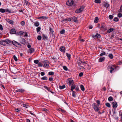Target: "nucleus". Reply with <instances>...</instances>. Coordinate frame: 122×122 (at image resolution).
Here are the masks:
<instances>
[{"instance_id": "obj_57", "label": "nucleus", "mask_w": 122, "mask_h": 122, "mask_svg": "<svg viewBox=\"0 0 122 122\" xmlns=\"http://www.w3.org/2000/svg\"><path fill=\"white\" fill-rule=\"evenodd\" d=\"M39 62V61L38 60H35L34 61V63L36 64H38Z\"/></svg>"}, {"instance_id": "obj_49", "label": "nucleus", "mask_w": 122, "mask_h": 122, "mask_svg": "<svg viewBox=\"0 0 122 122\" xmlns=\"http://www.w3.org/2000/svg\"><path fill=\"white\" fill-rule=\"evenodd\" d=\"M41 36H38L37 37V39L39 40H41Z\"/></svg>"}, {"instance_id": "obj_36", "label": "nucleus", "mask_w": 122, "mask_h": 122, "mask_svg": "<svg viewBox=\"0 0 122 122\" xmlns=\"http://www.w3.org/2000/svg\"><path fill=\"white\" fill-rule=\"evenodd\" d=\"M41 79L43 80H47V78L46 76H44L41 78Z\"/></svg>"}, {"instance_id": "obj_9", "label": "nucleus", "mask_w": 122, "mask_h": 122, "mask_svg": "<svg viewBox=\"0 0 122 122\" xmlns=\"http://www.w3.org/2000/svg\"><path fill=\"white\" fill-rule=\"evenodd\" d=\"M74 3V2L72 0H69L66 2V4L68 6H71Z\"/></svg>"}, {"instance_id": "obj_2", "label": "nucleus", "mask_w": 122, "mask_h": 122, "mask_svg": "<svg viewBox=\"0 0 122 122\" xmlns=\"http://www.w3.org/2000/svg\"><path fill=\"white\" fill-rule=\"evenodd\" d=\"M92 107L94 110L96 112L98 111L100 109V107L98 105H97L96 103H93L92 104Z\"/></svg>"}, {"instance_id": "obj_46", "label": "nucleus", "mask_w": 122, "mask_h": 122, "mask_svg": "<svg viewBox=\"0 0 122 122\" xmlns=\"http://www.w3.org/2000/svg\"><path fill=\"white\" fill-rule=\"evenodd\" d=\"M102 53H101L100 55V56H102L106 55V53L104 51H102Z\"/></svg>"}, {"instance_id": "obj_25", "label": "nucleus", "mask_w": 122, "mask_h": 122, "mask_svg": "<svg viewBox=\"0 0 122 122\" xmlns=\"http://www.w3.org/2000/svg\"><path fill=\"white\" fill-rule=\"evenodd\" d=\"M76 86L74 85H73L71 86V91H73V90L76 88Z\"/></svg>"}, {"instance_id": "obj_26", "label": "nucleus", "mask_w": 122, "mask_h": 122, "mask_svg": "<svg viewBox=\"0 0 122 122\" xmlns=\"http://www.w3.org/2000/svg\"><path fill=\"white\" fill-rule=\"evenodd\" d=\"M98 18L97 17H96L95 18L94 22L95 23H97L98 22Z\"/></svg>"}, {"instance_id": "obj_24", "label": "nucleus", "mask_w": 122, "mask_h": 122, "mask_svg": "<svg viewBox=\"0 0 122 122\" xmlns=\"http://www.w3.org/2000/svg\"><path fill=\"white\" fill-rule=\"evenodd\" d=\"M8 22L11 25H13L14 23V22L12 20H10L8 19Z\"/></svg>"}, {"instance_id": "obj_59", "label": "nucleus", "mask_w": 122, "mask_h": 122, "mask_svg": "<svg viewBox=\"0 0 122 122\" xmlns=\"http://www.w3.org/2000/svg\"><path fill=\"white\" fill-rule=\"evenodd\" d=\"M83 75V73L82 72H80L79 74V76L80 77H81Z\"/></svg>"}, {"instance_id": "obj_30", "label": "nucleus", "mask_w": 122, "mask_h": 122, "mask_svg": "<svg viewBox=\"0 0 122 122\" xmlns=\"http://www.w3.org/2000/svg\"><path fill=\"white\" fill-rule=\"evenodd\" d=\"M95 36L97 38H99L101 37V36L100 34L98 33H97L95 35Z\"/></svg>"}, {"instance_id": "obj_42", "label": "nucleus", "mask_w": 122, "mask_h": 122, "mask_svg": "<svg viewBox=\"0 0 122 122\" xmlns=\"http://www.w3.org/2000/svg\"><path fill=\"white\" fill-rule=\"evenodd\" d=\"M113 20L117 22L118 21L119 19L117 17H116L114 18Z\"/></svg>"}, {"instance_id": "obj_32", "label": "nucleus", "mask_w": 122, "mask_h": 122, "mask_svg": "<svg viewBox=\"0 0 122 122\" xmlns=\"http://www.w3.org/2000/svg\"><path fill=\"white\" fill-rule=\"evenodd\" d=\"M80 88L81 90L83 91H84L85 90V88L84 86L82 85H81L80 86Z\"/></svg>"}, {"instance_id": "obj_18", "label": "nucleus", "mask_w": 122, "mask_h": 122, "mask_svg": "<svg viewBox=\"0 0 122 122\" xmlns=\"http://www.w3.org/2000/svg\"><path fill=\"white\" fill-rule=\"evenodd\" d=\"M72 21H74L75 22H77V17L75 16H74L73 17H71Z\"/></svg>"}, {"instance_id": "obj_55", "label": "nucleus", "mask_w": 122, "mask_h": 122, "mask_svg": "<svg viewBox=\"0 0 122 122\" xmlns=\"http://www.w3.org/2000/svg\"><path fill=\"white\" fill-rule=\"evenodd\" d=\"M63 69L66 71H67L68 70V68L66 66H63Z\"/></svg>"}, {"instance_id": "obj_10", "label": "nucleus", "mask_w": 122, "mask_h": 122, "mask_svg": "<svg viewBox=\"0 0 122 122\" xmlns=\"http://www.w3.org/2000/svg\"><path fill=\"white\" fill-rule=\"evenodd\" d=\"M8 40H6L5 41H0V44L3 45L5 46L8 44Z\"/></svg>"}, {"instance_id": "obj_22", "label": "nucleus", "mask_w": 122, "mask_h": 122, "mask_svg": "<svg viewBox=\"0 0 122 122\" xmlns=\"http://www.w3.org/2000/svg\"><path fill=\"white\" fill-rule=\"evenodd\" d=\"M66 56H67V57H68V59L69 60H70V59L71 58V55L70 54H68L67 53H66Z\"/></svg>"}, {"instance_id": "obj_51", "label": "nucleus", "mask_w": 122, "mask_h": 122, "mask_svg": "<svg viewBox=\"0 0 122 122\" xmlns=\"http://www.w3.org/2000/svg\"><path fill=\"white\" fill-rule=\"evenodd\" d=\"M117 16L119 18L121 17L122 16V14L121 13L118 14Z\"/></svg>"}, {"instance_id": "obj_5", "label": "nucleus", "mask_w": 122, "mask_h": 122, "mask_svg": "<svg viewBox=\"0 0 122 122\" xmlns=\"http://www.w3.org/2000/svg\"><path fill=\"white\" fill-rule=\"evenodd\" d=\"M12 44L17 47H20L22 46L19 43L14 40L12 41Z\"/></svg>"}, {"instance_id": "obj_15", "label": "nucleus", "mask_w": 122, "mask_h": 122, "mask_svg": "<svg viewBox=\"0 0 122 122\" xmlns=\"http://www.w3.org/2000/svg\"><path fill=\"white\" fill-rule=\"evenodd\" d=\"M112 107L114 108H116L117 107V102H112Z\"/></svg>"}, {"instance_id": "obj_16", "label": "nucleus", "mask_w": 122, "mask_h": 122, "mask_svg": "<svg viewBox=\"0 0 122 122\" xmlns=\"http://www.w3.org/2000/svg\"><path fill=\"white\" fill-rule=\"evenodd\" d=\"M60 50L61 51L63 52L64 53L65 52L66 49L65 47L64 46H61V47L60 49Z\"/></svg>"}, {"instance_id": "obj_12", "label": "nucleus", "mask_w": 122, "mask_h": 122, "mask_svg": "<svg viewBox=\"0 0 122 122\" xmlns=\"http://www.w3.org/2000/svg\"><path fill=\"white\" fill-rule=\"evenodd\" d=\"M25 90L23 89H17L16 91V92H20L23 93L25 92Z\"/></svg>"}, {"instance_id": "obj_3", "label": "nucleus", "mask_w": 122, "mask_h": 122, "mask_svg": "<svg viewBox=\"0 0 122 122\" xmlns=\"http://www.w3.org/2000/svg\"><path fill=\"white\" fill-rule=\"evenodd\" d=\"M49 62L48 61L45 60L42 63V65L44 67L47 68L49 66Z\"/></svg>"}, {"instance_id": "obj_7", "label": "nucleus", "mask_w": 122, "mask_h": 122, "mask_svg": "<svg viewBox=\"0 0 122 122\" xmlns=\"http://www.w3.org/2000/svg\"><path fill=\"white\" fill-rule=\"evenodd\" d=\"M9 69L10 71L12 73H16V71H15L16 68L14 66H11V67H10Z\"/></svg>"}, {"instance_id": "obj_62", "label": "nucleus", "mask_w": 122, "mask_h": 122, "mask_svg": "<svg viewBox=\"0 0 122 122\" xmlns=\"http://www.w3.org/2000/svg\"><path fill=\"white\" fill-rule=\"evenodd\" d=\"M49 80L50 81H53V78L52 77H50L49 79Z\"/></svg>"}, {"instance_id": "obj_44", "label": "nucleus", "mask_w": 122, "mask_h": 122, "mask_svg": "<svg viewBox=\"0 0 122 122\" xmlns=\"http://www.w3.org/2000/svg\"><path fill=\"white\" fill-rule=\"evenodd\" d=\"M72 96L74 97H76V92L74 91H72Z\"/></svg>"}, {"instance_id": "obj_61", "label": "nucleus", "mask_w": 122, "mask_h": 122, "mask_svg": "<svg viewBox=\"0 0 122 122\" xmlns=\"http://www.w3.org/2000/svg\"><path fill=\"white\" fill-rule=\"evenodd\" d=\"M0 29L1 30H3V28L2 25L1 24H0Z\"/></svg>"}, {"instance_id": "obj_40", "label": "nucleus", "mask_w": 122, "mask_h": 122, "mask_svg": "<svg viewBox=\"0 0 122 122\" xmlns=\"http://www.w3.org/2000/svg\"><path fill=\"white\" fill-rule=\"evenodd\" d=\"M51 58L52 59L54 60V62H56L57 61V59L56 57H51Z\"/></svg>"}, {"instance_id": "obj_52", "label": "nucleus", "mask_w": 122, "mask_h": 122, "mask_svg": "<svg viewBox=\"0 0 122 122\" xmlns=\"http://www.w3.org/2000/svg\"><path fill=\"white\" fill-rule=\"evenodd\" d=\"M59 110L60 111L62 112H65V110L61 108H59Z\"/></svg>"}, {"instance_id": "obj_23", "label": "nucleus", "mask_w": 122, "mask_h": 122, "mask_svg": "<svg viewBox=\"0 0 122 122\" xmlns=\"http://www.w3.org/2000/svg\"><path fill=\"white\" fill-rule=\"evenodd\" d=\"M24 33V32L22 31H20L17 33V35H23V33Z\"/></svg>"}, {"instance_id": "obj_58", "label": "nucleus", "mask_w": 122, "mask_h": 122, "mask_svg": "<svg viewBox=\"0 0 122 122\" xmlns=\"http://www.w3.org/2000/svg\"><path fill=\"white\" fill-rule=\"evenodd\" d=\"M25 22L24 21H22L21 22V24L22 26H24L25 25Z\"/></svg>"}, {"instance_id": "obj_11", "label": "nucleus", "mask_w": 122, "mask_h": 122, "mask_svg": "<svg viewBox=\"0 0 122 122\" xmlns=\"http://www.w3.org/2000/svg\"><path fill=\"white\" fill-rule=\"evenodd\" d=\"M20 42L23 45H25L26 43V41L23 38H21L20 40Z\"/></svg>"}, {"instance_id": "obj_20", "label": "nucleus", "mask_w": 122, "mask_h": 122, "mask_svg": "<svg viewBox=\"0 0 122 122\" xmlns=\"http://www.w3.org/2000/svg\"><path fill=\"white\" fill-rule=\"evenodd\" d=\"M114 28H111L108 30L107 31L108 33H109L112 31L114 30Z\"/></svg>"}, {"instance_id": "obj_54", "label": "nucleus", "mask_w": 122, "mask_h": 122, "mask_svg": "<svg viewBox=\"0 0 122 122\" xmlns=\"http://www.w3.org/2000/svg\"><path fill=\"white\" fill-rule=\"evenodd\" d=\"M118 12H122V5L120 7V8L118 10Z\"/></svg>"}, {"instance_id": "obj_8", "label": "nucleus", "mask_w": 122, "mask_h": 122, "mask_svg": "<svg viewBox=\"0 0 122 122\" xmlns=\"http://www.w3.org/2000/svg\"><path fill=\"white\" fill-rule=\"evenodd\" d=\"M107 29L105 24H101L100 30L105 31L107 30Z\"/></svg>"}, {"instance_id": "obj_28", "label": "nucleus", "mask_w": 122, "mask_h": 122, "mask_svg": "<svg viewBox=\"0 0 122 122\" xmlns=\"http://www.w3.org/2000/svg\"><path fill=\"white\" fill-rule=\"evenodd\" d=\"M34 25L36 26H38L39 25V22L38 21L34 23Z\"/></svg>"}, {"instance_id": "obj_47", "label": "nucleus", "mask_w": 122, "mask_h": 122, "mask_svg": "<svg viewBox=\"0 0 122 122\" xmlns=\"http://www.w3.org/2000/svg\"><path fill=\"white\" fill-rule=\"evenodd\" d=\"M113 17V16L112 15H109V18L110 20L112 19Z\"/></svg>"}, {"instance_id": "obj_38", "label": "nucleus", "mask_w": 122, "mask_h": 122, "mask_svg": "<svg viewBox=\"0 0 122 122\" xmlns=\"http://www.w3.org/2000/svg\"><path fill=\"white\" fill-rule=\"evenodd\" d=\"M54 73L52 71H50L48 73V74L49 75H54Z\"/></svg>"}, {"instance_id": "obj_14", "label": "nucleus", "mask_w": 122, "mask_h": 122, "mask_svg": "<svg viewBox=\"0 0 122 122\" xmlns=\"http://www.w3.org/2000/svg\"><path fill=\"white\" fill-rule=\"evenodd\" d=\"M107 2H104L103 4V6L106 7L107 8H108L109 5V4Z\"/></svg>"}, {"instance_id": "obj_64", "label": "nucleus", "mask_w": 122, "mask_h": 122, "mask_svg": "<svg viewBox=\"0 0 122 122\" xmlns=\"http://www.w3.org/2000/svg\"><path fill=\"white\" fill-rule=\"evenodd\" d=\"M121 121L122 122V113H121Z\"/></svg>"}, {"instance_id": "obj_48", "label": "nucleus", "mask_w": 122, "mask_h": 122, "mask_svg": "<svg viewBox=\"0 0 122 122\" xmlns=\"http://www.w3.org/2000/svg\"><path fill=\"white\" fill-rule=\"evenodd\" d=\"M41 29L40 27H39L36 28V31L37 32L40 31Z\"/></svg>"}, {"instance_id": "obj_27", "label": "nucleus", "mask_w": 122, "mask_h": 122, "mask_svg": "<svg viewBox=\"0 0 122 122\" xmlns=\"http://www.w3.org/2000/svg\"><path fill=\"white\" fill-rule=\"evenodd\" d=\"M109 57L111 59H112L113 58V55L112 54H110L108 55Z\"/></svg>"}, {"instance_id": "obj_21", "label": "nucleus", "mask_w": 122, "mask_h": 122, "mask_svg": "<svg viewBox=\"0 0 122 122\" xmlns=\"http://www.w3.org/2000/svg\"><path fill=\"white\" fill-rule=\"evenodd\" d=\"M23 107H25L27 109L29 107V104L28 103H27L25 104H23Z\"/></svg>"}, {"instance_id": "obj_17", "label": "nucleus", "mask_w": 122, "mask_h": 122, "mask_svg": "<svg viewBox=\"0 0 122 122\" xmlns=\"http://www.w3.org/2000/svg\"><path fill=\"white\" fill-rule=\"evenodd\" d=\"M48 17L46 16H42L39 17L38 18V19L42 20V19H47Z\"/></svg>"}, {"instance_id": "obj_29", "label": "nucleus", "mask_w": 122, "mask_h": 122, "mask_svg": "<svg viewBox=\"0 0 122 122\" xmlns=\"http://www.w3.org/2000/svg\"><path fill=\"white\" fill-rule=\"evenodd\" d=\"M49 30L50 31L51 34H52V35H53L54 31H53L51 27L50 28Z\"/></svg>"}, {"instance_id": "obj_33", "label": "nucleus", "mask_w": 122, "mask_h": 122, "mask_svg": "<svg viewBox=\"0 0 122 122\" xmlns=\"http://www.w3.org/2000/svg\"><path fill=\"white\" fill-rule=\"evenodd\" d=\"M59 87L61 89H63L64 88H65L66 87V86L64 85H63L62 86H59Z\"/></svg>"}, {"instance_id": "obj_43", "label": "nucleus", "mask_w": 122, "mask_h": 122, "mask_svg": "<svg viewBox=\"0 0 122 122\" xmlns=\"http://www.w3.org/2000/svg\"><path fill=\"white\" fill-rule=\"evenodd\" d=\"M94 2L95 3H99L101 2V1L100 0H95Z\"/></svg>"}, {"instance_id": "obj_56", "label": "nucleus", "mask_w": 122, "mask_h": 122, "mask_svg": "<svg viewBox=\"0 0 122 122\" xmlns=\"http://www.w3.org/2000/svg\"><path fill=\"white\" fill-rule=\"evenodd\" d=\"M96 103H97V105H99L100 104V101L99 100H97L96 101Z\"/></svg>"}, {"instance_id": "obj_60", "label": "nucleus", "mask_w": 122, "mask_h": 122, "mask_svg": "<svg viewBox=\"0 0 122 122\" xmlns=\"http://www.w3.org/2000/svg\"><path fill=\"white\" fill-rule=\"evenodd\" d=\"M38 67H41L42 66V64L40 62L38 63Z\"/></svg>"}, {"instance_id": "obj_63", "label": "nucleus", "mask_w": 122, "mask_h": 122, "mask_svg": "<svg viewBox=\"0 0 122 122\" xmlns=\"http://www.w3.org/2000/svg\"><path fill=\"white\" fill-rule=\"evenodd\" d=\"M45 73L44 72H41V75L42 76H43L45 75Z\"/></svg>"}, {"instance_id": "obj_39", "label": "nucleus", "mask_w": 122, "mask_h": 122, "mask_svg": "<svg viewBox=\"0 0 122 122\" xmlns=\"http://www.w3.org/2000/svg\"><path fill=\"white\" fill-rule=\"evenodd\" d=\"M12 41H11L10 40L8 39V44L10 45H11L12 44Z\"/></svg>"}, {"instance_id": "obj_37", "label": "nucleus", "mask_w": 122, "mask_h": 122, "mask_svg": "<svg viewBox=\"0 0 122 122\" xmlns=\"http://www.w3.org/2000/svg\"><path fill=\"white\" fill-rule=\"evenodd\" d=\"M108 100L109 101H113V98L112 97L110 96L108 98Z\"/></svg>"}, {"instance_id": "obj_50", "label": "nucleus", "mask_w": 122, "mask_h": 122, "mask_svg": "<svg viewBox=\"0 0 122 122\" xmlns=\"http://www.w3.org/2000/svg\"><path fill=\"white\" fill-rule=\"evenodd\" d=\"M42 111H45L46 112H48V110L46 108H43L42 109Z\"/></svg>"}, {"instance_id": "obj_41", "label": "nucleus", "mask_w": 122, "mask_h": 122, "mask_svg": "<svg viewBox=\"0 0 122 122\" xmlns=\"http://www.w3.org/2000/svg\"><path fill=\"white\" fill-rule=\"evenodd\" d=\"M5 10L3 9H0V11L1 13H4L5 12Z\"/></svg>"}, {"instance_id": "obj_53", "label": "nucleus", "mask_w": 122, "mask_h": 122, "mask_svg": "<svg viewBox=\"0 0 122 122\" xmlns=\"http://www.w3.org/2000/svg\"><path fill=\"white\" fill-rule=\"evenodd\" d=\"M13 57L14 60L15 61H17V58L15 55L13 56Z\"/></svg>"}, {"instance_id": "obj_13", "label": "nucleus", "mask_w": 122, "mask_h": 122, "mask_svg": "<svg viewBox=\"0 0 122 122\" xmlns=\"http://www.w3.org/2000/svg\"><path fill=\"white\" fill-rule=\"evenodd\" d=\"M35 51V49L33 48H31L28 50V52L31 54L33 53Z\"/></svg>"}, {"instance_id": "obj_4", "label": "nucleus", "mask_w": 122, "mask_h": 122, "mask_svg": "<svg viewBox=\"0 0 122 122\" xmlns=\"http://www.w3.org/2000/svg\"><path fill=\"white\" fill-rule=\"evenodd\" d=\"M66 82L70 86L71 84H74V82L72 79L71 78H68L66 81Z\"/></svg>"}, {"instance_id": "obj_1", "label": "nucleus", "mask_w": 122, "mask_h": 122, "mask_svg": "<svg viewBox=\"0 0 122 122\" xmlns=\"http://www.w3.org/2000/svg\"><path fill=\"white\" fill-rule=\"evenodd\" d=\"M116 66L112 65H109L107 67V69L108 71H110V73H112L113 71L116 68Z\"/></svg>"}, {"instance_id": "obj_31", "label": "nucleus", "mask_w": 122, "mask_h": 122, "mask_svg": "<svg viewBox=\"0 0 122 122\" xmlns=\"http://www.w3.org/2000/svg\"><path fill=\"white\" fill-rule=\"evenodd\" d=\"M104 59L105 57H101L99 59V61L100 62H102Z\"/></svg>"}, {"instance_id": "obj_19", "label": "nucleus", "mask_w": 122, "mask_h": 122, "mask_svg": "<svg viewBox=\"0 0 122 122\" xmlns=\"http://www.w3.org/2000/svg\"><path fill=\"white\" fill-rule=\"evenodd\" d=\"M10 33L11 34H15L16 31L15 29H11L10 30Z\"/></svg>"}, {"instance_id": "obj_6", "label": "nucleus", "mask_w": 122, "mask_h": 122, "mask_svg": "<svg viewBox=\"0 0 122 122\" xmlns=\"http://www.w3.org/2000/svg\"><path fill=\"white\" fill-rule=\"evenodd\" d=\"M84 8L83 6H81L80 7V8L75 11V12L76 13H78L81 12L83 11Z\"/></svg>"}, {"instance_id": "obj_35", "label": "nucleus", "mask_w": 122, "mask_h": 122, "mask_svg": "<svg viewBox=\"0 0 122 122\" xmlns=\"http://www.w3.org/2000/svg\"><path fill=\"white\" fill-rule=\"evenodd\" d=\"M65 30L63 29L60 31V33L61 34H64L65 33Z\"/></svg>"}, {"instance_id": "obj_45", "label": "nucleus", "mask_w": 122, "mask_h": 122, "mask_svg": "<svg viewBox=\"0 0 122 122\" xmlns=\"http://www.w3.org/2000/svg\"><path fill=\"white\" fill-rule=\"evenodd\" d=\"M105 105L107 107H110L111 106L110 104L108 103H105Z\"/></svg>"}, {"instance_id": "obj_34", "label": "nucleus", "mask_w": 122, "mask_h": 122, "mask_svg": "<svg viewBox=\"0 0 122 122\" xmlns=\"http://www.w3.org/2000/svg\"><path fill=\"white\" fill-rule=\"evenodd\" d=\"M43 40H45L47 39V36L44 34H43L42 35Z\"/></svg>"}]
</instances>
